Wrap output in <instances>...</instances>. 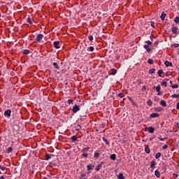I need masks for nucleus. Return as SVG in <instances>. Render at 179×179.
Wrapping results in <instances>:
<instances>
[{"mask_svg":"<svg viewBox=\"0 0 179 179\" xmlns=\"http://www.w3.org/2000/svg\"><path fill=\"white\" fill-rule=\"evenodd\" d=\"M43 37H44L43 34H38L35 39V42L38 43V41H41V40L43 38Z\"/></svg>","mask_w":179,"mask_h":179,"instance_id":"1","label":"nucleus"},{"mask_svg":"<svg viewBox=\"0 0 179 179\" xmlns=\"http://www.w3.org/2000/svg\"><path fill=\"white\" fill-rule=\"evenodd\" d=\"M80 110V108H79V106L78 105H75L72 108L73 113H78V111H79Z\"/></svg>","mask_w":179,"mask_h":179,"instance_id":"2","label":"nucleus"},{"mask_svg":"<svg viewBox=\"0 0 179 179\" xmlns=\"http://www.w3.org/2000/svg\"><path fill=\"white\" fill-rule=\"evenodd\" d=\"M159 116H160V115L159 113H151L150 115V117L151 118H156V117H159Z\"/></svg>","mask_w":179,"mask_h":179,"instance_id":"3","label":"nucleus"},{"mask_svg":"<svg viewBox=\"0 0 179 179\" xmlns=\"http://www.w3.org/2000/svg\"><path fill=\"white\" fill-rule=\"evenodd\" d=\"M10 114H12V111L10 110H7L4 112V115L6 117H10Z\"/></svg>","mask_w":179,"mask_h":179,"instance_id":"4","label":"nucleus"},{"mask_svg":"<svg viewBox=\"0 0 179 179\" xmlns=\"http://www.w3.org/2000/svg\"><path fill=\"white\" fill-rule=\"evenodd\" d=\"M178 30V28L176 27H172V29H171V31L172 33H173V34H177V31Z\"/></svg>","mask_w":179,"mask_h":179,"instance_id":"5","label":"nucleus"},{"mask_svg":"<svg viewBox=\"0 0 179 179\" xmlns=\"http://www.w3.org/2000/svg\"><path fill=\"white\" fill-rule=\"evenodd\" d=\"M53 45L57 49L59 48V41H55Z\"/></svg>","mask_w":179,"mask_h":179,"instance_id":"6","label":"nucleus"},{"mask_svg":"<svg viewBox=\"0 0 179 179\" xmlns=\"http://www.w3.org/2000/svg\"><path fill=\"white\" fill-rule=\"evenodd\" d=\"M144 48L146 50L147 52H150V51H152V49H150L149 45H144Z\"/></svg>","mask_w":179,"mask_h":179,"instance_id":"7","label":"nucleus"},{"mask_svg":"<svg viewBox=\"0 0 179 179\" xmlns=\"http://www.w3.org/2000/svg\"><path fill=\"white\" fill-rule=\"evenodd\" d=\"M147 129L150 134H153L155 132V128L152 127H148Z\"/></svg>","mask_w":179,"mask_h":179,"instance_id":"8","label":"nucleus"},{"mask_svg":"<svg viewBox=\"0 0 179 179\" xmlns=\"http://www.w3.org/2000/svg\"><path fill=\"white\" fill-rule=\"evenodd\" d=\"M164 65L165 66H173V63L169 62V61H165Z\"/></svg>","mask_w":179,"mask_h":179,"instance_id":"9","label":"nucleus"},{"mask_svg":"<svg viewBox=\"0 0 179 179\" xmlns=\"http://www.w3.org/2000/svg\"><path fill=\"white\" fill-rule=\"evenodd\" d=\"M87 169L88 171H90V170H93V169H94V165H87Z\"/></svg>","mask_w":179,"mask_h":179,"instance_id":"10","label":"nucleus"},{"mask_svg":"<svg viewBox=\"0 0 179 179\" xmlns=\"http://www.w3.org/2000/svg\"><path fill=\"white\" fill-rule=\"evenodd\" d=\"M160 104L162 106V107H167V103H166L164 100L160 101Z\"/></svg>","mask_w":179,"mask_h":179,"instance_id":"11","label":"nucleus"},{"mask_svg":"<svg viewBox=\"0 0 179 179\" xmlns=\"http://www.w3.org/2000/svg\"><path fill=\"white\" fill-rule=\"evenodd\" d=\"M145 153H148V154L150 153V148H149V145L145 146Z\"/></svg>","mask_w":179,"mask_h":179,"instance_id":"12","label":"nucleus"},{"mask_svg":"<svg viewBox=\"0 0 179 179\" xmlns=\"http://www.w3.org/2000/svg\"><path fill=\"white\" fill-rule=\"evenodd\" d=\"M155 166H156V162L155 161H151L150 162V168L153 169V167H155Z\"/></svg>","mask_w":179,"mask_h":179,"instance_id":"13","label":"nucleus"},{"mask_svg":"<svg viewBox=\"0 0 179 179\" xmlns=\"http://www.w3.org/2000/svg\"><path fill=\"white\" fill-rule=\"evenodd\" d=\"M101 167H102V165H101V164H99V165L96 167V169H95L96 171H100V170H101Z\"/></svg>","mask_w":179,"mask_h":179,"instance_id":"14","label":"nucleus"},{"mask_svg":"<svg viewBox=\"0 0 179 179\" xmlns=\"http://www.w3.org/2000/svg\"><path fill=\"white\" fill-rule=\"evenodd\" d=\"M155 176H156L157 178H160V172H159V171H155Z\"/></svg>","mask_w":179,"mask_h":179,"instance_id":"15","label":"nucleus"},{"mask_svg":"<svg viewBox=\"0 0 179 179\" xmlns=\"http://www.w3.org/2000/svg\"><path fill=\"white\" fill-rule=\"evenodd\" d=\"M102 140H103V142H105V143L106 145H110V143L108 142V140H107V138H106L105 137H103Z\"/></svg>","mask_w":179,"mask_h":179,"instance_id":"16","label":"nucleus"},{"mask_svg":"<svg viewBox=\"0 0 179 179\" xmlns=\"http://www.w3.org/2000/svg\"><path fill=\"white\" fill-rule=\"evenodd\" d=\"M117 178L125 179V177H124V175L122 173H120L119 175H117Z\"/></svg>","mask_w":179,"mask_h":179,"instance_id":"17","label":"nucleus"},{"mask_svg":"<svg viewBox=\"0 0 179 179\" xmlns=\"http://www.w3.org/2000/svg\"><path fill=\"white\" fill-rule=\"evenodd\" d=\"M147 104H148V106H149L150 107H151V106H152V104H153V102L152 101V100L149 99V100L147 101Z\"/></svg>","mask_w":179,"mask_h":179,"instance_id":"18","label":"nucleus"},{"mask_svg":"<svg viewBox=\"0 0 179 179\" xmlns=\"http://www.w3.org/2000/svg\"><path fill=\"white\" fill-rule=\"evenodd\" d=\"M160 17L162 20H164V19H166V14L164 13H162Z\"/></svg>","mask_w":179,"mask_h":179,"instance_id":"19","label":"nucleus"},{"mask_svg":"<svg viewBox=\"0 0 179 179\" xmlns=\"http://www.w3.org/2000/svg\"><path fill=\"white\" fill-rule=\"evenodd\" d=\"M110 159H111V160H115V159H117V156L115 155V154L111 155Z\"/></svg>","mask_w":179,"mask_h":179,"instance_id":"20","label":"nucleus"},{"mask_svg":"<svg viewBox=\"0 0 179 179\" xmlns=\"http://www.w3.org/2000/svg\"><path fill=\"white\" fill-rule=\"evenodd\" d=\"M100 156V154L99 153V152H95L94 154V157L95 158V159H99V157Z\"/></svg>","mask_w":179,"mask_h":179,"instance_id":"21","label":"nucleus"},{"mask_svg":"<svg viewBox=\"0 0 179 179\" xmlns=\"http://www.w3.org/2000/svg\"><path fill=\"white\" fill-rule=\"evenodd\" d=\"M162 156V153L160 152H157L156 155H155V159H159V157Z\"/></svg>","mask_w":179,"mask_h":179,"instance_id":"22","label":"nucleus"},{"mask_svg":"<svg viewBox=\"0 0 179 179\" xmlns=\"http://www.w3.org/2000/svg\"><path fill=\"white\" fill-rule=\"evenodd\" d=\"M13 150V149L12 148V147H9L8 149H7V152L8 153H12V151Z\"/></svg>","mask_w":179,"mask_h":179,"instance_id":"23","label":"nucleus"},{"mask_svg":"<svg viewBox=\"0 0 179 179\" xmlns=\"http://www.w3.org/2000/svg\"><path fill=\"white\" fill-rule=\"evenodd\" d=\"M161 89H162V87H160V85H157L156 87V92H159Z\"/></svg>","mask_w":179,"mask_h":179,"instance_id":"24","label":"nucleus"},{"mask_svg":"<svg viewBox=\"0 0 179 179\" xmlns=\"http://www.w3.org/2000/svg\"><path fill=\"white\" fill-rule=\"evenodd\" d=\"M53 66H55L56 69H59V66H58L57 62L53 63Z\"/></svg>","mask_w":179,"mask_h":179,"instance_id":"25","label":"nucleus"},{"mask_svg":"<svg viewBox=\"0 0 179 179\" xmlns=\"http://www.w3.org/2000/svg\"><path fill=\"white\" fill-rule=\"evenodd\" d=\"M112 73L111 75H115L117 73V70L115 69H112Z\"/></svg>","mask_w":179,"mask_h":179,"instance_id":"26","label":"nucleus"},{"mask_svg":"<svg viewBox=\"0 0 179 179\" xmlns=\"http://www.w3.org/2000/svg\"><path fill=\"white\" fill-rule=\"evenodd\" d=\"M162 73H163V70L160 69L158 71V75L160 78H162Z\"/></svg>","mask_w":179,"mask_h":179,"instance_id":"27","label":"nucleus"},{"mask_svg":"<svg viewBox=\"0 0 179 179\" xmlns=\"http://www.w3.org/2000/svg\"><path fill=\"white\" fill-rule=\"evenodd\" d=\"M22 52L23 54H29L30 51L29 50H23Z\"/></svg>","mask_w":179,"mask_h":179,"instance_id":"28","label":"nucleus"},{"mask_svg":"<svg viewBox=\"0 0 179 179\" xmlns=\"http://www.w3.org/2000/svg\"><path fill=\"white\" fill-rule=\"evenodd\" d=\"M148 64H150V65H153V59H149L148 60Z\"/></svg>","mask_w":179,"mask_h":179,"instance_id":"29","label":"nucleus"},{"mask_svg":"<svg viewBox=\"0 0 179 179\" xmlns=\"http://www.w3.org/2000/svg\"><path fill=\"white\" fill-rule=\"evenodd\" d=\"M155 71H156L155 69H151L149 71V73H150V75H152V73H155Z\"/></svg>","mask_w":179,"mask_h":179,"instance_id":"30","label":"nucleus"},{"mask_svg":"<svg viewBox=\"0 0 179 179\" xmlns=\"http://www.w3.org/2000/svg\"><path fill=\"white\" fill-rule=\"evenodd\" d=\"M171 97H172L173 99H177V98L179 97V94H173V95L171 96Z\"/></svg>","mask_w":179,"mask_h":179,"instance_id":"31","label":"nucleus"},{"mask_svg":"<svg viewBox=\"0 0 179 179\" xmlns=\"http://www.w3.org/2000/svg\"><path fill=\"white\" fill-rule=\"evenodd\" d=\"M90 150V148L89 147H87V148H85L83 149V152H88V150Z\"/></svg>","mask_w":179,"mask_h":179,"instance_id":"32","label":"nucleus"},{"mask_svg":"<svg viewBox=\"0 0 179 179\" xmlns=\"http://www.w3.org/2000/svg\"><path fill=\"white\" fill-rule=\"evenodd\" d=\"M0 169L2 170V171H5V170H6V167L2 165H0Z\"/></svg>","mask_w":179,"mask_h":179,"instance_id":"33","label":"nucleus"},{"mask_svg":"<svg viewBox=\"0 0 179 179\" xmlns=\"http://www.w3.org/2000/svg\"><path fill=\"white\" fill-rule=\"evenodd\" d=\"M175 23H179V17H176L174 19Z\"/></svg>","mask_w":179,"mask_h":179,"instance_id":"34","label":"nucleus"},{"mask_svg":"<svg viewBox=\"0 0 179 179\" xmlns=\"http://www.w3.org/2000/svg\"><path fill=\"white\" fill-rule=\"evenodd\" d=\"M162 86H165V87H167V82H166V81H162Z\"/></svg>","mask_w":179,"mask_h":179,"instance_id":"35","label":"nucleus"},{"mask_svg":"<svg viewBox=\"0 0 179 179\" xmlns=\"http://www.w3.org/2000/svg\"><path fill=\"white\" fill-rule=\"evenodd\" d=\"M27 22L29 23V24H32L33 22H31V18L28 17V18H27Z\"/></svg>","mask_w":179,"mask_h":179,"instance_id":"36","label":"nucleus"},{"mask_svg":"<svg viewBox=\"0 0 179 179\" xmlns=\"http://www.w3.org/2000/svg\"><path fill=\"white\" fill-rule=\"evenodd\" d=\"M172 87H173V89H178V84H175V85H172Z\"/></svg>","mask_w":179,"mask_h":179,"instance_id":"37","label":"nucleus"},{"mask_svg":"<svg viewBox=\"0 0 179 179\" xmlns=\"http://www.w3.org/2000/svg\"><path fill=\"white\" fill-rule=\"evenodd\" d=\"M77 139H78V138L76 137V136H71V140H72V141H76Z\"/></svg>","mask_w":179,"mask_h":179,"instance_id":"38","label":"nucleus"},{"mask_svg":"<svg viewBox=\"0 0 179 179\" xmlns=\"http://www.w3.org/2000/svg\"><path fill=\"white\" fill-rule=\"evenodd\" d=\"M118 96L120 97V99H122L124 97V94L123 93H119Z\"/></svg>","mask_w":179,"mask_h":179,"instance_id":"39","label":"nucleus"},{"mask_svg":"<svg viewBox=\"0 0 179 179\" xmlns=\"http://www.w3.org/2000/svg\"><path fill=\"white\" fill-rule=\"evenodd\" d=\"M50 159H51V155L47 154L46 155V160H50Z\"/></svg>","mask_w":179,"mask_h":179,"instance_id":"40","label":"nucleus"},{"mask_svg":"<svg viewBox=\"0 0 179 179\" xmlns=\"http://www.w3.org/2000/svg\"><path fill=\"white\" fill-rule=\"evenodd\" d=\"M67 102H68L69 104H72V103H73V100L69 99Z\"/></svg>","mask_w":179,"mask_h":179,"instance_id":"41","label":"nucleus"},{"mask_svg":"<svg viewBox=\"0 0 179 179\" xmlns=\"http://www.w3.org/2000/svg\"><path fill=\"white\" fill-rule=\"evenodd\" d=\"M147 45H152V42L150 41H146Z\"/></svg>","mask_w":179,"mask_h":179,"instance_id":"42","label":"nucleus"},{"mask_svg":"<svg viewBox=\"0 0 179 179\" xmlns=\"http://www.w3.org/2000/svg\"><path fill=\"white\" fill-rule=\"evenodd\" d=\"M89 40H90V41H92V40H93V36L90 35V36H89Z\"/></svg>","mask_w":179,"mask_h":179,"instance_id":"43","label":"nucleus"},{"mask_svg":"<svg viewBox=\"0 0 179 179\" xmlns=\"http://www.w3.org/2000/svg\"><path fill=\"white\" fill-rule=\"evenodd\" d=\"M90 51H94V48L93 46H90Z\"/></svg>","mask_w":179,"mask_h":179,"instance_id":"44","label":"nucleus"},{"mask_svg":"<svg viewBox=\"0 0 179 179\" xmlns=\"http://www.w3.org/2000/svg\"><path fill=\"white\" fill-rule=\"evenodd\" d=\"M82 156L83 157H87L88 155L87 153H83Z\"/></svg>","mask_w":179,"mask_h":179,"instance_id":"45","label":"nucleus"},{"mask_svg":"<svg viewBox=\"0 0 179 179\" xmlns=\"http://www.w3.org/2000/svg\"><path fill=\"white\" fill-rule=\"evenodd\" d=\"M158 139H159V141H164L165 139H167V138H163L162 137H158Z\"/></svg>","mask_w":179,"mask_h":179,"instance_id":"46","label":"nucleus"},{"mask_svg":"<svg viewBox=\"0 0 179 179\" xmlns=\"http://www.w3.org/2000/svg\"><path fill=\"white\" fill-rule=\"evenodd\" d=\"M167 148H169L167 145H164L162 146V149H167Z\"/></svg>","mask_w":179,"mask_h":179,"instance_id":"47","label":"nucleus"},{"mask_svg":"<svg viewBox=\"0 0 179 179\" xmlns=\"http://www.w3.org/2000/svg\"><path fill=\"white\" fill-rule=\"evenodd\" d=\"M176 108H177V110H179V102L176 105Z\"/></svg>","mask_w":179,"mask_h":179,"instance_id":"48","label":"nucleus"},{"mask_svg":"<svg viewBox=\"0 0 179 179\" xmlns=\"http://www.w3.org/2000/svg\"><path fill=\"white\" fill-rule=\"evenodd\" d=\"M157 96H162V92H160V91L158 92Z\"/></svg>","mask_w":179,"mask_h":179,"instance_id":"49","label":"nucleus"},{"mask_svg":"<svg viewBox=\"0 0 179 179\" xmlns=\"http://www.w3.org/2000/svg\"><path fill=\"white\" fill-rule=\"evenodd\" d=\"M173 177H175L176 178H177V177H178V175H177V174H173Z\"/></svg>","mask_w":179,"mask_h":179,"instance_id":"50","label":"nucleus"},{"mask_svg":"<svg viewBox=\"0 0 179 179\" xmlns=\"http://www.w3.org/2000/svg\"><path fill=\"white\" fill-rule=\"evenodd\" d=\"M143 90H146V87L145 86H143Z\"/></svg>","mask_w":179,"mask_h":179,"instance_id":"51","label":"nucleus"},{"mask_svg":"<svg viewBox=\"0 0 179 179\" xmlns=\"http://www.w3.org/2000/svg\"><path fill=\"white\" fill-rule=\"evenodd\" d=\"M0 179H5V177H3V176L0 177Z\"/></svg>","mask_w":179,"mask_h":179,"instance_id":"52","label":"nucleus"},{"mask_svg":"<svg viewBox=\"0 0 179 179\" xmlns=\"http://www.w3.org/2000/svg\"><path fill=\"white\" fill-rule=\"evenodd\" d=\"M167 75H171V72H169Z\"/></svg>","mask_w":179,"mask_h":179,"instance_id":"53","label":"nucleus"},{"mask_svg":"<svg viewBox=\"0 0 179 179\" xmlns=\"http://www.w3.org/2000/svg\"><path fill=\"white\" fill-rule=\"evenodd\" d=\"M48 177H49V178H50L51 176H50L49 175H48Z\"/></svg>","mask_w":179,"mask_h":179,"instance_id":"54","label":"nucleus"},{"mask_svg":"<svg viewBox=\"0 0 179 179\" xmlns=\"http://www.w3.org/2000/svg\"><path fill=\"white\" fill-rule=\"evenodd\" d=\"M84 176H85V174H83V175H82V177H83Z\"/></svg>","mask_w":179,"mask_h":179,"instance_id":"55","label":"nucleus"},{"mask_svg":"<svg viewBox=\"0 0 179 179\" xmlns=\"http://www.w3.org/2000/svg\"><path fill=\"white\" fill-rule=\"evenodd\" d=\"M152 27H155V26H153V24H152Z\"/></svg>","mask_w":179,"mask_h":179,"instance_id":"56","label":"nucleus"},{"mask_svg":"<svg viewBox=\"0 0 179 179\" xmlns=\"http://www.w3.org/2000/svg\"><path fill=\"white\" fill-rule=\"evenodd\" d=\"M170 83H173V82L170 81Z\"/></svg>","mask_w":179,"mask_h":179,"instance_id":"57","label":"nucleus"},{"mask_svg":"<svg viewBox=\"0 0 179 179\" xmlns=\"http://www.w3.org/2000/svg\"><path fill=\"white\" fill-rule=\"evenodd\" d=\"M84 179H87V178H84Z\"/></svg>","mask_w":179,"mask_h":179,"instance_id":"58","label":"nucleus"}]
</instances>
